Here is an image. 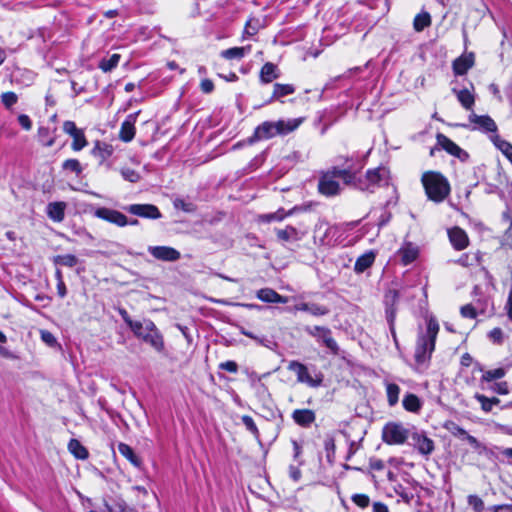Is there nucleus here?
I'll return each instance as SVG.
<instances>
[{
    "mask_svg": "<svg viewBox=\"0 0 512 512\" xmlns=\"http://www.w3.org/2000/svg\"><path fill=\"white\" fill-rule=\"evenodd\" d=\"M448 237L454 249L461 251L469 245L467 233L460 227H453L448 230Z\"/></svg>",
    "mask_w": 512,
    "mask_h": 512,
    "instance_id": "f3484780",
    "label": "nucleus"
},
{
    "mask_svg": "<svg viewBox=\"0 0 512 512\" xmlns=\"http://www.w3.org/2000/svg\"><path fill=\"white\" fill-rule=\"evenodd\" d=\"M292 419L301 427H309L315 421L316 415L310 409H296L292 413Z\"/></svg>",
    "mask_w": 512,
    "mask_h": 512,
    "instance_id": "412c9836",
    "label": "nucleus"
},
{
    "mask_svg": "<svg viewBox=\"0 0 512 512\" xmlns=\"http://www.w3.org/2000/svg\"><path fill=\"white\" fill-rule=\"evenodd\" d=\"M317 341L322 342L323 345H325V347L327 349H329L333 354H335V355L338 354V352H339L338 344L332 337V332L329 328L325 327V332H322L320 334Z\"/></svg>",
    "mask_w": 512,
    "mask_h": 512,
    "instance_id": "f704fd0d",
    "label": "nucleus"
},
{
    "mask_svg": "<svg viewBox=\"0 0 512 512\" xmlns=\"http://www.w3.org/2000/svg\"><path fill=\"white\" fill-rule=\"evenodd\" d=\"M293 310L307 312L315 317L325 316L330 312L327 306L315 302H299L294 305Z\"/></svg>",
    "mask_w": 512,
    "mask_h": 512,
    "instance_id": "aec40b11",
    "label": "nucleus"
},
{
    "mask_svg": "<svg viewBox=\"0 0 512 512\" xmlns=\"http://www.w3.org/2000/svg\"><path fill=\"white\" fill-rule=\"evenodd\" d=\"M201 91L205 94H209L214 90V83L210 79H203L200 82Z\"/></svg>",
    "mask_w": 512,
    "mask_h": 512,
    "instance_id": "0e129e2a",
    "label": "nucleus"
},
{
    "mask_svg": "<svg viewBox=\"0 0 512 512\" xmlns=\"http://www.w3.org/2000/svg\"><path fill=\"white\" fill-rule=\"evenodd\" d=\"M493 512H512L511 504L496 505L493 507Z\"/></svg>",
    "mask_w": 512,
    "mask_h": 512,
    "instance_id": "774afa93",
    "label": "nucleus"
},
{
    "mask_svg": "<svg viewBox=\"0 0 512 512\" xmlns=\"http://www.w3.org/2000/svg\"><path fill=\"white\" fill-rule=\"evenodd\" d=\"M127 211L142 218L158 219L161 217L158 207L153 204H132L127 207Z\"/></svg>",
    "mask_w": 512,
    "mask_h": 512,
    "instance_id": "2eb2a0df",
    "label": "nucleus"
},
{
    "mask_svg": "<svg viewBox=\"0 0 512 512\" xmlns=\"http://www.w3.org/2000/svg\"><path fill=\"white\" fill-rule=\"evenodd\" d=\"M119 313H120L122 319L124 320V322L128 325V327L131 330L133 329L134 325H138V323L140 322V321L132 320L131 317L129 316L128 312L125 309H120Z\"/></svg>",
    "mask_w": 512,
    "mask_h": 512,
    "instance_id": "e2e57ef3",
    "label": "nucleus"
},
{
    "mask_svg": "<svg viewBox=\"0 0 512 512\" xmlns=\"http://www.w3.org/2000/svg\"><path fill=\"white\" fill-rule=\"evenodd\" d=\"M120 59H121L120 54H117V53L112 54L111 56H109L107 58L101 59L98 67L105 73L111 72L113 69H115L118 66Z\"/></svg>",
    "mask_w": 512,
    "mask_h": 512,
    "instance_id": "e433bc0d",
    "label": "nucleus"
},
{
    "mask_svg": "<svg viewBox=\"0 0 512 512\" xmlns=\"http://www.w3.org/2000/svg\"><path fill=\"white\" fill-rule=\"evenodd\" d=\"M431 25V16L428 12H422L415 16L413 27L417 32L423 31Z\"/></svg>",
    "mask_w": 512,
    "mask_h": 512,
    "instance_id": "a19ab883",
    "label": "nucleus"
},
{
    "mask_svg": "<svg viewBox=\"0 0 512 512\" xmlns=\"http://www.w3.org/2000/svg\"><path fill=\"white\" fill-rule=\"evenodd\" d=\"M259 21L256 19H249L244 27L243 35L245 36H254L259 30Z\"/></svg>",
    "mask_w": 512,
    "mask_h": 512,
    "instance_id": "de8ad7c7",
    "label": "nucleus"
},
{
    "mask_svg": "<svg viewBox=\"0 0 512 512\" xmlns=\"http://www.w3.org/2000/svg\"><path fill=\"white\" fill-rule=\"evenodd\" d=\"M491 389H492L493 392H495L497 394H500V395H507L509 393L508 383L505 382V381L495 383L491 387Z\"/></svg>",
    "mask_w": 512,
    "mask_h": 512,
    "instance_id": "4d7b16f0",
    "label": "nucleus"
},
{
    "mask_svg": "<svg viewBox=\"0 0 512 512\" xmlns=\"http://www.w3.org/2000/svg\"><path fill=\"white\" fill-rule=\"evenodd\" d=\"M242 423L245 426V428L253 434V436L256 439H259V430L253 420V418L249 415H243L241 417Z\"/></svg>",
    "mask_w": 512,
    "mask_h": 512,
    "instance_id": "a18cd8bd",
    "label": "nucleus"
},
{
    "mask_svg": "<svg viewBox=\"0 0 512 512\" xmlns=\"http://www.w3.org/2000/svg\"><path fill=\"white\" fill-rule=\"evenodd\" d=\"M387 400L390 406H395L399 400L400 387L395 383L386 384Z\"/></svg>",
    "mask_w": 512,
    "mask_h": 512,
    "instance_id": "37998d69",
    "label": "nucleus"
},
{
    "mask_svg": "<svg viewBox=\"0 0 512 512\" xmlns=\"http://www.w3.org/2000/svg\"><path fill=\"white\" fill-rule=\"evenodd\" d=\"M174 207L176 209H180L184 212L191 213L194 212L196 207L193 203L186 202L181 198H177L174 200Z\"/></svg>",
    "mask_w": 512,
    "mask_h": 512,
    "instance_id": "8fccbe9b",
    "label": "nucleus"
},
{
    "mask_svg": "<svg viewBox=\"0 0 512 512\" xmlns=\"http://www.w3.org/2000/svg\"><path fill=\"white\" fill-rule=\"evenodd\" d=\"M480 261L481 253L479 251L464 253L456 260H449L450 263L458 264L465 268L478 265Z\"/></svg>",
    "mask_w": 512,
    "mask_h": 512,
    "instance_id": "a878e982",
    "label": "nucleus"
},
{
    "mask_svg": "<svg viewBox=\"0 0 512 512\" xmlns=\"http://www.w3.org/2000/svg\"><path fill=\"white\" fill-rule=\"evenodd\" d=\"M69 452L78 460H86L89 457L88 449L77 439H71L68 443Z\"/></svg>",
    "mask_w": 512,
    "mask_h": 512,
    "instance_id": "2f4dec72",
    "label": "nucleus"
},
{
    "mask_svg": "<svg viewBox=\"0 0 512 512\" xmlns=\"http://www.w3.org/2000/svg\"><path fill=\"white\" fill-rule=\"evenodd\" d=\"M477 370L483 372L481 377V382H492L497 379H501L506 375V369L499 367L492 370L483 371L482 366L479 363H476Z\"/></svg>",
    "mask_w": 512,
    "mask_h": 512,
    "instance_id": "473e14b6",
    "label": "nucleus"
},
{
    "mask_svg": "<svg viewBox=\"0 0 512 512\" xmlns=\"http://www.w3.org/2000/svg\"><path fill=\"white\" fill-rule=\"evenodd\" d=\"M306 333H308L310 336L316 338V340L319 338L320 334L322 332H325L324 326H313V327H306L305 328Z\"/></svg>",
    "mask_w": 512,
    "mask_h": 512,
    "instance_id": "680f3d73",
    "label": "nucleus"
},
{
    "mask_svg": "<svg viewBox=\"0 0 512 512\" xmlns=\"http://www.w3.org/2000/svg\"><path fill=\"white\" fill-rule=\"evenodd\" d=\"M139 112L129 114L122 122L119 138L124 142H130L135 136V123Z\"/></svg>",
    "mask_w": 512,
    "mask_h": 512,
    "instance_id": "6ab92c4d",
    "label": "nucleus"
},
{
    "mask_svg": "<svg viewBox=\"0 0 512 512\" xmlns=\"http://www.w3.org/2000/svg\"><path fill=\"white\" fill-rule=\"evenodd\" d=\"M403 407L409 412H418L421 409V401L415 394L409 393L403 398Z\"/></svg>",
    "mask_w": 512,
    "mask_h": 512,
    "instance_id": "58836bf2",
    "label": "nucleus"
},
{
    "mask_svg": "<svg viewBox=\"0 0 512 512\" xmlns=\"http://www.w3.org/2000/svg\"><path fill=\"white\" fill-rule=\"evenodd\" d=\"M474 53H465L453 61V72L455 75H465L474 66Z\"/></svg>",
    "mask_w": 512,
    "mask_h": 512,
    "instance_id": "a211bd4d",
    "label": "nucleus"
},
{
    "mask_svg": "<svg viewBox=\"0 0 512 512\" xmlns=\"http://www.w3.org/2000/svg\"><path fill=\"white\" fill-rule=\"evenodd\" d=\"M40 336L42 341L49 347L61 348V345L57 342L55 336L51 332L47 330H40Z\"/></svg>",
    "mask_w": 512,
    "mask_h": 512,
    "instance_id": "09e8293b",
    "label": "nucleus"
},
{
    "mask_svg": "<svg viewBox=\"0 0 512 512\" xmlns=\"http://www.w3.org/2000/svg\"><path fill=\"white\" fill-rule=\"evenodd\" d=\"M301 475V470L298 467L294 465L289 466V476L293 481L298 482L301 479Z\"/></svg>",
    "mask_w": 512,
    "mask_h": 512,
    "instance_id": "338daca9",
    "label": "nucleus"
},
{
    "mask_svg": "<svg viewBox=\"0 0 512 512\" xmlns=\"http://www.w3.org/2000/svg\"><path fill=\"white\" fill-rule=\"evenodd\" d=\"M297 210V207H294L290 209L289 211H285L283 208L278 209L276 212L268 213V214H262L259 216V221L270 223L273 221H282L285 218L293 215V213Z\"/></svg>",
    "mask_w": 512,
    "mask_h": 512,
    "instance_id": "7c9ffc66",
    "label": "nucleus"
},
{
    "mask_svg": "<svg viewBox=\"0 0 512 512\" xmlns=\"http://www.w3.org/2000/svg\"><path fill=\"white\" fill-rule=\"evenodd\" d=\"M437 143L440 145L446 152L459 158L464 161L468 158V153L460 148L455 142L446 137L443 134H437Z\"/></svg>",
    "mask_w": 512,
    "mask_h": 512,
    "instance_id": "dca6fc26",
    "label": "nucleus"
},
{
    "mask_svg": "<svg viewBox=\"0 0 512 512\" xmlns=\"http://www.w3.org/2000/svg\"><path fill=\"white\" fill-rule=\"evenodd\" d=\"M469 122L473 124V130H479L484 133H494L497 132V125L495 121L488 115H477L472 112L469 115Z\"/></svg>",
    "mask_w": 512,
    "mask_h": 512,
    "instance_id": "f8f14e48",
    "label": "nucleus"
},
{
    "mask_svg": "<svg viewBox=\"0 0 512 512\" xmlns=\"http://www.w3.org/2000/svg\"><path fill=\"white\" fill-rule=\"evenodd\" d=\"M452 91L456 95L461 106L468 111H472L475 104V96L473 92L467 88L460 90L454 88Z\"/></svg>",
    "mask_w": 512,
    "mask_h": 512,
    "instance_id": "393cba45",
    "label": "nucleus"
},
{
    "mask_svg": "<svg viewBox=\"0 0 512 512\" xmlns=\"http://www.w3.org/2000/svg\"><path fill=\"white\" fill-rule=\"evenodd\" d=\"M66 134L72 139L70 147L73 151H81L88 145L84 129L78 128L72 121H66Z\"/></svg>",
    "mask_w": 512,
    "mask_h": 512,
    "instance_id": "9b49d317",
    "label": "nucleus"
},
{
    "mask_svg": "<svg viewBox=\"0 0 512 512\" xmlns=\"http://www.w3.org/2000/svg\"><path fill=\"white\" fill-rule=\"evenodd\" d=\"M279 77L280 71L274 63L267 62L262 66L259 74L261 83L268 84Z\"/></svg>",
    "mask_w": 512,
    "mask_h": 512,
    "instance_id": "5701e85b",
    "label": "nucleus"
},
{
    "mask_svg": "<svg viewBox=\"0 0 512 512\" xmlns=\"http://www.w3.org/2000/svg\"><path fill=\"white\" fill-rule=\"evenodd\" d=\"M3 104L10 108L12 105H14L17 102V95L14 92H5L1 96Z\"/></svg>",
    "mask_w": 512,
    "mask_h": 512,
    "instance_id": "6e6d98bb",
    "label": "nucleus"
},
{
    "mask_svg": "<svg viewBox=\"0 0 512 512\" xmlns=\"http://www.w3.org/2000/svg\"><path fill=\"white\" fill-rule=\"evenodd\" d=\"M275 232L278 240L282 242L298 241L300 239L299 231L290 225L284 229H276Z\"/></svg>",
    "mask_w": 512,
    "mask_h": 512,
    "instance_id": "72a5a7b5",
    "label": "nucleus"
},
{
    "mask_svg": "<svg viewBox=\"0 0 512 512\" xmlns=\"http://www.w3.org/2000/svg\"><path fill=\"white\" fill-rule=\"evenodd\" d=\"M94 216L120 227L126 226L128 224L127 217L123 213L110 208H97L94 211Z\"/></svg>",
    "mask_w": 512,
    "mask_h": 512,
    "instance_id": "ddd939ff",
    "label": "nucleus"
},
{
    "mask_svg": "<svg viewBox=\"0 0 512 512\" xmlns=\"http://www.w3.org/2000/svg\"><path fill=\"white\" fill-rule=\"evenodd\" d=\"M439 329L438 321L432 316L426 318L425 328L419 326L414 354L415 361L418 365H422L430 360L435 349Z\"/></svg>",
    "mask_w": 512,
    "mask_h": 512,
    "instance_id": "f257e3e1",
    "label": "nucleus"
},
{
    "mask_svg": "<svg viewBox=\"0 0 512 512\" xmlns=\"http://www.w3.org/2000/svg\"><path fill=\"white\" fill-rule=\"evenodd\" d=\"M66 170H70L79 174L82 171L81 164L76 159H68L66 160Z\"/></svg>",
    "mask_w": 512,
    "mask_h": 512,
    "instance_id": "bf43d9fd",
    "label": "nucleus"
},
{
    "mask_svg": "<svg viewBox=\"0 0 512 512\" xmlns=\"http://www.w3.org/2000/svg\"><path fill=\"white\" fill-rule=\"evenodd\" d=\"M421 182L427 198L435 203L443 202L450 194V184L441 173L428 171L422 175Z\"/></svg>",
    "mask_w": 512,
    "mask_h": 512,
    "instance_id": "7ed1b4c3",
    "label": "nucleus"
},
{
    "mask_svg": "<svg viewBox=\"0 0 512 512\" xmlns=\"http://www.w3.org/2000/svg\"><path fill=\"white\" fill-rule=\"evenodd\" d=\"M148 252L157 260L175 262L181 258L178 250L170 246H149Z\"/></svg>",
    "mask_w": 512,
    "mask_h": 512,
    "instance_id": "4468645a",
    "label": "nucleus"
},
{
    "mask_svg": "<svg viewBox=\"0 0 512 512\" xmlns=\"http://www.w3.org/2000/svg\"><path fill=\"white\" fill-rule=\"evenodd\" d=\"M131 331L138 339L149 344L155 351L159 353L164 351L163 335L152 320L143 319L138 325H134Z\"/></svg>",
    "mask_w": 512,
    "mask_h": 512,
    "instance_id": "20e7f679",
    "label": "nucleus"
},
{
    "mask_svg": "<svg viewBox=\"0 0 512 512\" xmlns=\"http://www.w3.org/2000/svg\"><path fill=\"white\" fill-rule=\"evenodd\" d=\"M494 145L505 155L512 164V144L502 139L499 135L493 134L491 137Z\"/></svg>",
    "mask_w": 512,
    "mask_h": 512,
    "instance_id": "c9c22d12",
    "label": "nucleus"
},
{
    "mask_svg": "<svg viewBox=\"0 0 512 512\" xmlns=\"http://www.w3.org/2000/svg\"><path fill=\"white\" fill-rule=\"evenodd\" d=\"M257 298L266 303H287V298L278 294L271 288H262L257 291Z\"/></svg>",
    "mask_w": 512,
    "mask_h": 512,
    "instance_id": "b1692460",
    "label": "nucleus"
},
{
    "mask_svg": "<svg viewBox=\"0 0 512 512\" xmlns=\"http://www.w3.org/2000/svg\"><path fill=\"white\" fill-rule=\"evenodd\" d=\"M398 297H399V293L396 290H392L386 295V300L388 301L389 298H391V301H392V304L389 307H387V309H386V318H387L391 333L394 338L396 337L395 330H394V320H395V316H396V309L393 306H394L395 302L397 301Z\"/></svg>",
    "mask_w": 512,
    "mask_h": 512,
    "instance_id": "c756f323",
    "label": "nucleus"
},
{
    "mask_svg": "<svg viewBox=\"0 0 512 512\" xmlns=\"http://www.w3.org/2000/svg\"><path fill=\"white\" fill-rule=\"evenodd\" d=\"M351 499L360 508H366L370 504V498L366 494H354Z\"/></svg>",
    "mask_w": 512,
    "mask_h": 512,
    "instance_id": "3c124183",
    "label": "nucleus"
},
{
    "mask_svg": "<svg viewBox=\"0 0 512 512\" xmlns=\"http://www.w3.org/2000/svg\"><path fill=\"white\" fill-rule=\"evenodd\" d=\"M47 212L51 219L61 221L64 217V205L62 202L50 203Z\"/></svg>",
    "mask_w": 512,
    "mask_h": 512,
    "instance_id": "79ce46f5",
    "label": "nucleus"
},
{
    "mask_svg": "<svg viewBox=\"0 0 512 512\" xmlns=\"http://www.w3.org/2000/svg\"><path fill=\"white\" fill-rule=\"evenodd\" d=\"M467 503L474 512H482L484 510V502L477 495H469L467 497Z\"/></svg>",
    "mask_w": 512,
    "mask_h": 512,
    "instance_id": "49530a36",
    "label": "nucleus"
},
{
    "mask_svg": "<svg viewBox=\"0 0 512 512\" xmlns=\"http://www.w3.org/2000/svg\"><path fill=\"white\" fill-rule=\"evenodd\" d=\"M118 451L122 456L127 458L132 464H134L136 466L139 465V459L136 456V454L134 453L133 449L129 445H127L125 443H120L118 445Z\"/></svg>",
    "mask_w": 512,
    "mask_h": 512,
    "instance_id": "c03bdc74",
    "label": "nucleus"
},
{
    "mask_svg": "<svg viewBox=\"0 0 512 512\" xmlns=\"http://www.w3.org/2000/svg\"><path fill=\"white\" fill-rule=\"evenodd\" d=\"M376 253L374 251H368L359 256L354 265V271L356 273H363L366 269L371 267L375 261Z\"/></svg>",
    "mask_w": 512,
    "mask_h": 512,
    "instance_id": "cd10ccee",
    "label": "nucleus"
},
{
    "mask_svg": "<svg viewBox=\"0 0 512 512\" xmlns=\"http://www.w3.org/2000/svg\"><path fill=\"white\" fill-rule=\"evenodd\" d=\"M18 122L25 130H30L32 128V122L29 116L25 114H21L18 116Z\"/></svg>",
    "mask_w": 512,
    "mask_h": 512,
    "instance_id": "69168bd1",
    "label": "nucleus"
},
{
    "mask_svg": "<svg viewBox=\"0 0 512 512\" xmlns=\"http://www.w3.org/2000/svg\"><path fill=\"white\" fill-rule=\"evenodd\" d=\"M251 52V45L242 46V47H232L226 50L221 51L220 55L222 58L226 60H241L246 55Z\"/></svg>",
    "mask_w": 512,
    "mask_h": 512,
    "instance_id": "c85d7f7f",
    "label": "nucleus"
},
{
    "mask_svg": "<svg viewBox=\"0 0 512 512\" xmlns=\"http://www.w3.org/2000/svg\"><path fill=\"white\" fill-rule=\"evenodd\" d=\"M288 370L296 374L297 381L300 383H305L313 388L319 387L322 384L323 375L321 373L312 377L309 374L307 367L298 361H291L288 364Z\"/></svg>",
    "mask_w": 512,
    "mask_h": 512,
    "instance_id": "6e6552de",
    "label": "nucleus"
},
{
    "mask_svg": "<svg viewBox=\"0 0 512 512\" xmlns=\"http://www.w3.org/2000/svg\"><path fill=\"white\" fill-rule=\"evenodd\" d=\"M336 178H339V176L336 174L333 168L323 174L318 182L319 192L327 197L338 195L341 188Z\"/></svg>",
    "mask_w": 512,
    "mask_h": 512,
    "instance_id": "1a4fd4ad",
    "label": "nucleus"
},
{
    "mask_svg": "<svg viewBox=\"0 0 512 512\" xmlns=\"http://www.w3.org/2000/svg\"><path fill=\"white\" fill-rule=\"evenodd\" d=\"M474 398L480 403L481 409L488 413L491 412L495 405L500 403V399L497 397L488 398L483 394L476 393Z\"/></svg>",
    "mask_w": 512,
    "mask_h": 512,
    "instance_id": "4c0bfd02",
    "label": "nucleus"
},
{
    "mask_svg": "<svg viewBox=\"0 0 512 512\" xmlns=\"http://www.w3.org/2000/svg\"><path fill=\"white\" fill-rule=\"evenodd\" d=\"M338 165L333 167L336 174L343 180L345 185L355 186V182L359 179V173L364 167V161L359 157H343L338 158Z\"/></svg>",
    "mask_w": 512,
    "mask_h": 512,
    "instance_id": "39448f33",
    "label": "nucleus"
},
{
    "mask_svg": "<svg viewBox=\"0 0 512 512\" xmlns=\"http://www.w3.org/2000/svg\"><path fill=\"white\" fill-rule=\"evenodd\" d=\"M241 334L253 339L255 342H257L258 344L260 345H263V346H266L268 347V343L269 341L265 338V337H260V336H257L255 335L254 333L244 329V328H241L240 330Z\"/></svg>",
    "mask_w": 512,
    "mask_h": 512,
    "instance_id": "864d4df0",
    "label": "nucleus"
},
{
    "mask_svg": "<svg viewBox=\"0 0 512 512\" xmlns=\"http://www.w3.org/2000/svg\"><path fill=\"white\" fill-rule=\"evenodd\" d=\"M411 445L422 456H429L435 449L434 441L429 438L424 431H413L410 435Z\"/></svg>",
    "mask_w": 512,
    "mask_h": 512,
    "instance_id": "9d476101",
    "label": "nucleus"
},
{
    "mask_svg": "<svg viewBox=\"0 0 512 512\" xmlns=\"http://www.w3.org/2000/svg\"><path fill=\"white\" fill-rule=\"evenodd\" d=\"M411 433L402 424L388 423L382 433L383 441L389 445H400L410 439Z\"/></svg>",
    "mask_w": 512,
    "mask_h": 512,
    "instance_id": "0eeeda50",
    "label": "nucleus"
},
{
    "mask_svg": "<svg viewBox=\"0 0 512 512\" xmlns=\"http://www.w3.org/2000/svg\"><path fill=\"white\" fill-rule=\"evenodd\" d=\"M219 368L230 373H237L238 364L235 361L229 360L219 364Z\"/></svg>",
    "mask_w": 512,
    "mask_h": 512,
    "instance_id": "13d9d810",
    "label": "nucleus"
},
{
    "mask_svg": "<svg viewBox=\"0 0 512 512\" xmlns=\"http://www.w3.org/2000/svg\"><path fill=\"white\" fill-rule=\"evenodd\" d=\"M62 263H63V258L61 256H57L55 258V264L57 266V268H56V276H57V279H58V289H59L60 295L64 294V287H63V282H62V273H61V270L59 269V265H61Z\"/></svg>",
    "mask_w": 512,
    "mask_h": 512,
    "instance_id": "603ef678",
    "label": "nucleus"
},
{
    "mask_svg": "<svg viewBox=\"0 0 512 512\" xmlns=\"http://www.w3.org/2000/svg\"><path fill=\"white\" fill-rule=\"evenodd\" d=\"M389 179V169L387 167L380 166L367 170L364 176H360L359 179H357L354 188L373 193L376 188L388 185Z\"/></svg>",
    "mask_w": 512,
    "mask_h": 512,
    "instance_id": "423d86ee",
    "label": "nucleus"
},
{
    "mask_svg": "<svg viewBox=\"0 0 512 512\" xmlns=\"http://www.w3.org/2000/svg\"><path fill=\"white\" fill-rule=\"evenodd\" d=\"M106 512H137L121 498H112L104 503Z\"/></svg>",
    "mask_w": 512,
    "mask_h": 512,
    "instance_id": "bb28decb",
    "label": "nucleus"
},
{
    "mask_svg": "<svg viewBox=\"0 0 512 512\" xmlns=\"http://www.w3.org/2000/svg\"><path fill=\"white\" fill-rule=\"evenodd\" d=\"M461 315L465 318L474 319L476 317L475 308L470 304L462 306L461 307Z\"/></svg>",
    "mask_w": 512,
    "mask_h": 512,
    "instance_id": "052dcab7",
    "label": "nucleus"
},
{
    "mask_svg": "<svg viewBox=\"0 0 512 512\" xmlns=\"http://www.w3.org/2000/svg\"><path fill=\"white\" fill-rule=\"evenodd\" d=\"M273 94L271 100L279 99L281 97L291 95L295 92V87L292 84H280L276 83L273 87Z\"/></svg>",
    "mask_w": 512,
    "mask_h": 512,
    "instance_id": "ea45409f",
    "label": "nucleus"
},
{
    "mask_svg": "<svg viewBox=\"0 0 512 512\" xmlns=\"http://www.w3.org/2000/svg\"><path fill=\"white\" fill-rule=\"evenodd\" d=\"M418 254V247L412 243H406L398 250V255L403 265H409L414 262Z\"/></svg>",
    "mask_w": 512,
    "mask_h": 512,
    "instance_id": "4be33fe9",
    "label": "nucleus"
},
{
    "mask_svg": "<svg viewBox=\"0 0 512 512\" xmlns=\"http://www.w3.org/2000/svg\"><path fill=\"white\" fill-rule=\"evenodd\" d=\"M301 123V118L279 120L276 122L265 121L256 127L250 142L270 139L277 135H287L296 130Z\"/></svg>",
    "mask_w": 512,
    "mask_h": 512,
    "instance_id": "f03ea898",
    "label": "nucleus"
},
{
    "mask_svg": "<svg viewBox=\"0 0 512 512\" xmlns=\"http://www.w3.org/2000/svg\"><path fill=\"white\" fill-rule=\"evenodd\" d=\"M123 178L129 182L135 183L140 179L139 174L133 169L126 168L121 171Z\"/></svg>",
    "mask_w": 512,
    "mask_h": 512,
    "instance_id": "5fc2aeb1",
    "label": "nucleus"
}]
</instances>
